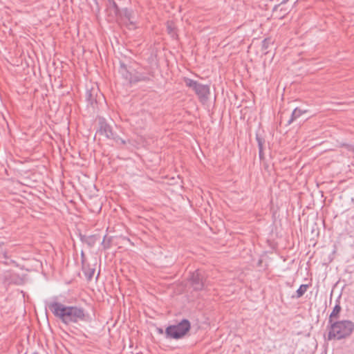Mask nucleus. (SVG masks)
<instances>
[{"label":"nucleus","mask_w":354,"mask_h":354,"mask_svg":"<svg viewBox=\"0 0 354 354\" xmlns=\"http://www.w3.org/2000/svg\"><path fill=\"white\" fill-rule=\"evenodd\" d=\"M288 1V0H283V1H281V3H282V4H283V3H286Z\"/></svg>","instance_id":"obj_22"},{"label":"nucleus","mask_w":354,"mask_h":354,"mask_svg":"<svg viewBox=\"0 0 354 354\" xmlns=\"http://www.w3.org/2000/svg\"><path fill=\"white\" fill-rule=\"evenodd\" d=\"M106 12L110 20H115L120 14V9L115 0H106Z\"/></svg>","instance_id":"obj_7"},{"label":"nucleus","mask_w":354,"mask_h":354,"mask_svg":"<svg viewBox=\"0 0 354 354\" xmlns=\"http://www.w3.org/2000/svg\"><path fill=\"white\" fill-rule=\"evenodd\" d=\"M256 140L258 142L259 156H260V158H261V156H263V145L264 141L258 135L256 137Z\"/></svg>","instance_id":"obj_13"},{"label":"nucleus","mask_w":354,"mask_h":354,"mask_svg":"<svg viewBox=\"0 0 354 354\" xmlns=\"http://www.w3.org/2000/svg\"><path fill=\"white\" fill-rule=\"evenodd\" d=\"M328 340H342L349 337L354 330V322L349 319L328 323Z\"/></svg>","instance_id":"obj_2"},{"label":"nucleus","mask_w":354,"mask_h":354,"mask_svg":"<svg viewBox=\"0 0 354 354\" xmlns=\"http://www.w3.org/2000/svg\"><path fill=\"white\" fill-rule=\"evenodd\" d=\"M167 30H168L169 33L171 34L174 32V28L170 25H168Z\"/></svg>","instance_id":"obj_19"},{"label":"nucleus","mask_w":354,"mask_h":354,"mask_svg":"<svg viewBox=\"0 0 354 354\" xmlns=\"http://www.w3.org/2000/svg\"><path fill=\"white\" fill-rule=\"evenodd\" d=\"M125 17L129 19L130 14L127 13V10H126Z\"/></svg>","instance_id":"obj_21"},{"label":"nucleus","mask_w":354,"mask_h":354,"mask_svg":"<svg viewBox=\"0 0 354 354\" xmlns=\"http://www.w3.org/2000/svg\"><path fill=\"white\" fill-rule=\"evenodd\" d=\"M111 140H114L117 145H124L127 143L125 140L116 135V133L114 134L113 138H112Z\"/></svg>","instance_id":"obj_14"},{"label":"nucleus","mask_w":354,"mask_h":354,"mask_svg":"<svg viewBox=\"0 0 354 354\" xmlns=\"http://www.w3.org/2000/svg\"><path fill=\"white\" fill-rule=\"evenodd\" d=\"M100 135L104 136L108 139H111L115 133L112 127L108 124L104 118H99V129L97 131Z\"/></svg>","instance_id":"obj_6"},{"label":"nucleus","mask_w":354,"mask_h":354,"mask_svg":"<svg viewBox=\"0 0 354 354\" xmlns=\"http://www.w3.org/2000/svg\"><path fill=\"white\" fill-rule=\"evenodd\" d=\"M185 85L192 88L201 100H206L210 93L209 86L202 84L188 77H184Z\"/></svg>","instance_id":"obj_4"},{"label":"nucleus","mask_w":354,"mask_h":354,"mask_svg":"<svg viewBox=\"0 0 354 354\" xmlns=\"http://www.w3.org/2000/svg\"><path fill=\"white\" fill-rule=\"evenodd\" d=\"M133 79H140V78H143L144 80H140L139 82H141V81H147L149 80V77H146V76H144V75H139V76H133Z\"/></svg>","instance_id":"obj_18"},{"label":"nucleus","mask_w":354,"mask_h":354,"mask_svg":"<svg viewBox=\"0 0 354 354\" xmlns=\"http://www.w3.org/2000/svg\"><path fill=\"white\" fill-rule=\"evenodd\" d=\"M80 239L83 243H85L88 247L91 248L94 246L97 239H99V236L96 234L89 236L80 234Z\"/></svg>","instance_id":"obj_9"},{"label":"nucleus","mask_w":354,"mask_h":354,"mask_svg":"<svg viewBox=\"0 0 354 354\" xmlns=\"http://www.w3.org/2000/svg\"><path fill=\"white\" fill-rule=\"evenodd\" d=\"M84 272L86 277L88 279H91L93 277V274H94L95 270L94 269H88L87 271L84 270Z\"/></svg>","instance_id":"obj_17"},{"label":"nucleus","mask_w":354,"mask_h":354,"mask_svg":"<svg viewBox=\"0 0 354 354\" xmlns=\"http://www.w3.org/2000/svg\"><path fill=\"white\" fill-rule=\"evenodd\" d=\"M86 100L90 103L93 104L94 102H95V99L92 93V91L87 90L86 92Z\"/></svg>","instance_id":"obj_15"},{"label":"nucleus","mask_w":354,"mask_h":354,"mask_svg":"<svg viewBox=\"0 0 354 354\" xmlns=\"http://www.w3.org/2000/svg\"><path fill=\"white\" fill-rule=\"evenodd\" d=\"M189 280L195 290H201L205 286L204 277L199 270H196L191 274Z\"/></svg>","instance_id":"obj_5"},{"label":"nucleus","mask_w":354,"mask_h":354,"mask_svg":"<svg viewBox=\"0 0 354 354\" xmlns=\"http://www.w3.org/2000/svg\"><path fill=\"white\" fill-rule=\"evenodd\" d=\"M308 285L301 284L296 291V295L295 296L297 299L301 297L304 293L307 291Z\"/></svg>","instance_id":"obj_12"},{"label":"nucleus","mask_w":354,"mask_h":354,"mask_svg":"<svg viewBox=\"0 0 354 354\" xmlns=\"http://www.w3.org/2000/svg\"><path fill=\"white\" fill-rule=\"evenodd\" d=\"M342 311V307L339 301H337L336 304L333 307L332 312L330 313L328 318V323H332L334 321L338 320L339 318V314Z\"/></svg>","instance_id":"obj_10"},{"label":"nucleus","mask_w":354,"mask_h":354,"mask_svg":"<svg viewBox=\"0 0 354 354\" xmlns=\"http://www.w3.org/2000/svg\"><path fill=\"white\" fill-rule=\"evenodd\" d=\"M190 322L187 319H183L177 324L171 325L167 327L165 335L167 338L180 339L190 330Z\"/></svg>","instance_id":"obj_3"},{"label":"nucleus","mask_w":354,"mask_h":354,"mask_svg":"<svg viewBox=\"0 0 354 354\" xmlns=\"http://www.w3.org/2000/svg\"><path fill=\"white\" fill-rule=\"evenodd\" d=\"M270 41L269 39H264L262 41V50L265 51V53H267L268 52L266 51L268 48L269 47Z\"/></svg>","instance_id":"obj_16"},{"label":"nucleus","mask_w":354,"mask_h":354,"mask_svg":"<svg viewBox=\"0 0 354 354\" xmlns=\"http://www.w3.org/2000/svg\"><path fill=\"white\" fill-rule=\"evenodd\" d=\"M306 113V110H301L299 108H295L292 112L291 116L290 119L288 120L287 124L290 125L294 121H295L297 118H299L303 113Z\"/></svg>","instance_id":"obj_11"},{"label":"nucleus","mask_w":354,"mask_h":354,"mask_svg":"<svg viewBox=\"0 0 354 354\" xmlns=\"http://www.w3.org/2000/svg\"><path fill=\"white\" fill-rule=\"evenodd\" d=\"M2 254H3V257H4V259H7L8 258L6 252H3Z\"/></svg>","instance_id":"obj_20"},{"label":"nucleus","mask_w":354,"mask_h":354,"mask_svg":"<svg viewBox=\"0 0 354 354\" xmlns=\"http://www.w3.org/2000/svg\"><path fill=\"white\" fill-rule=\"evenodd\" d=\"M46 305L53 314L66 325L88 322L89 319L88 313L82 307L65 306L56 301L48 302Z\"/></svg>","instance_id":"obj_1"},{"label":"nucleus","mask_w":354,"mask_h":354,"mask_svg":"<svg viewBox=\"0 0 354 354\" xmlns=\"http://www.w3.org/2000/svg\"><path fill=\"white\" fill-rule=\"evenodd\" d=\"M119 73L130 84L138 82L140 80H144L143 78L133 79L131 73L128 71L127 66L123 62L120 64Z\"/></svg>","instance_id":"obj_8"}]
</instances>
